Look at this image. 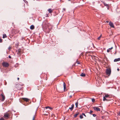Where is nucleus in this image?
Segmentation results:
<instances>
[{
    "label": "nucleus",
    "mask_w": 120,
    "mask_h": 120,
    "mask_svg": "<svg viewBox=\"0 0 120 120\" xmlns=\"http://www.w3.org/2000/svg\"><path fill=\"white\" fill-rule=\"evenodd\" d=\"M43 28L47 32L49 33L50 29L52 28V26L50 24L48 23L47 20H45L42 24Z\"/></svg>",
    "instance_id": "f257e3e1"
},
{
    "label": "nucleus",
    "mask_w": 120,
    "mask_h": 120,
    "mask_svg": "<svg viewBox=\"0 0 120 120\" xmlns=\"http://www.w3.org/2000/svg\"><path fill=\"white\" fill-rule=\"evenodd\" d=\"M29 99L27 98H20L19 99V101L20 102L22 103L24 101H25L26 102L29 101Z\"/></svg>",
    "instance_id": "f03ea898"
},
{
    "label": "nucleus",
    "mask_w": 120,
    "mask_h": 120,
    "mask_svg": "<svg viewBox=\"0 0 120 120\" xmlns=\"http://www.w3.org/2000/svg\"><path fill=\"white\" fill-rule=\"evenodd\" d=\"M111 70L110 68H109L107 69L106 70V73L107 75L109 76L111 73Z\"/></svg>",
    "instance_id": "7ed1b4c3"
},
{
    "label": "nucleus",
    "mask_w": 120,
    "mask_h": 120,
    "mask_svg": "<svg viewBox=\"0 0 120 120\" xmlns=\"http://www.w3.org/2000/svg\"><path fill=\"white\" fill-rule=\"evenodd\" d=\"M19 31L18 30H15L13 29L12 30V32L13 34V35H14L15 34L18 33Z\"/></svg>",
    "instance_id": "20e7f679"
},
{
    "label": "nucleus",
    "mask_w": 120,
    "mask_h": 120,
    "mask_svg": "<svg viewBox=\"0 0 120 120\" xmlns=\"http://www.w3.org/2000/svg\"><path fill=\"white\" fill-rule=\"evenodd\" d=\"M2 64L3 67H7L9 66L8 63L6 62H4L2 63Z\"/></svg>",
    "instance_id": "39448f33"
},
{
    "label": "nucleus",
    "mask_w": 120,
    "mask_h": 120,
    "mask_svg": "<svg viewBox=\"0 0 120 120\" xmlns=\"http://www.w3.org/2000/svg\"><path fill=\"white\" fill-rule=\"evenodd\" d=\"M9 113H6L4 115V117L5 119H7L9 118Z\"/></svg>",
    "instance_id": "423d86ee"
},
{
    "label": "nucleus",
    "mask_w": 120,
    "mask_h": 120,
    "mask_svg": "<svg viewBox=\"0 0 120 120\" xmlns=\"http://www.w3.org/2000/svg\"><path fill=\"white\" fill-rule=\"evenodd\" d=\"M93 108L94 110L96 111H101L100 109L98 107H93Z\"/></svg>",
    "instance_id": "0eeeda50"
},
{
    "label": "nucleus",
    "mask_w": 120,
    "mask_h": 120,
    "mask_svg": "<svg viewBox=\"0 0 120 120\" xmlns=\"http://www.w3.org/2000/svg\"><path fill=\"white\" fill-rule=\"evenodd\" d=\"M109 24L111 27L113 28H114V25L113 23L111 22L110 21L109 22Z\"/></svg>",
    "instance_id": "6e6552de"
},
{
    "label": "nucleus",
    "mask_w": 120,
    "mask_h": 120,
    "mask_svg": "<svg viewBox=\"0 0 120 120\" xmlns=\"http://www.w3.org/2000/svg\"><path fill=\"white\" fill-rule=\"evenodd\" d=\"M16 52L18 54L20 55L21 54V51L20 49H19L17 50Z\"/></svg>",
    "instance_id": "1a4fd4ad"
},
{
    "label": "nucleus",
    "mask_w": 120,
    "mask_h": 120,
    "mask_svg": "<svg viewBox=\"0 0 120 120\" xmlns=\"http://www.w3.org/2000/svg\"><path fill=\"white\" fill-rule=\"evenodd\" d=\"M64 91H66V83H64Z\"/></svg>",
    "instance_id": "9d476101"
},
{
    "label": "nucleus",
    "mask_w": 120,
    "mask_h": 120,
    "mask_svg": "<svg viewBox=\"0 0 120 120\" xmlns=\"http://www.w3.org/2000/svg\"><path fill=\"white\" fill-rule=\"evenodd\" d=\"M42 76H43L44 78H45L46 80L47 79V75L46 74H42L41 75Z\"/></svg>",
    "instance_id": "9b49d317"
},
{
    "label": "nucleus",
    "mask_w": 120,
    "mask_h": 120,
    "mask_svg": "<svg viewBox=\"0 0 120 120\" xmlns=\"http://www.w3.org/2000/svg\"><path fill=\"white\" fill-rule=\"evenodd\" d=\"M1 95L2 98V101H4L5 99V96L3 94H1Z\"/></svg>",
    "instance_id": "f8f14e48"
},
{
    "label": "nucleus",
    "mask_w": 120,
    "mask_h": 120,
    "mask_svg": "<svg viewBox=\"0 0 120 120\" xmlns=\"http://www.w3.org/2000/svg\"><path fill=\"white\" fill-rule=\"evenodd\" d=\"M20 84H17L16 86V87L17 88H20Z\"/></svg>",
    "instance_id": "ddd939ff"
},
{
    "label": "nucleus",
    "mask_w": 120,
    "mask_h": 120,
    "mask_svg": "<svg viewBox=\"0 0 120 120\" xmlns=\"http://www.w3.org/2000/svg\"><path fill=\"white\" fill-rule=\"evenodd\" d=\"M80 76H81L82 77H84L86 75H85V74L84 73H82L80 74Z\"/></svg>",
    "instance_id": "4468645a"
},
{
    "label": "nucleus",
    "mask_w": 120,
    "mask_h": 120,
    "mask_svg": "<svg viewBox=\"0 0 120 120\" xmlns=\"http://www.w3.org/2000/svg\"><path fill=\"white\" fill-rule=\"evenodd\" d=\"M120 60V58H119L117 59H114V61L116 62L119 61Z\"/></svg>",
    "instance_id": "2eb2a0df"
},
{
    "label": "nucleus",
    "mask_w": 120,
    "mask_h": 120,
    "mask_svg": "<svg viewBox=\"0 0 120 120\" xmlns=\"http://www.w3.org/2000/svg\"><path fill=\"white\" fill-rule=\"evenodd\" d=\"M30 29L31 30H33L34 28V25H32L30 26Z\"/></svg>",
    "instance_id": "dca6fc26"
},
{
    "label": "nucleus",
    "mask_w": 120,
    "mask_h": 120,
    "mask_svg": "<svg viewBox=\"0 0 120 120\" xmlns=\"http://www.w3.org/2000/svg\"><path fill=\"white\" fill-rule=\"evenodd\" d=\"M48 11L50 13H51L52 12V10L51 9H49L48 10Z\"/></svg>",
    "instance_id": "f3484780"
},
{
    "label": "nucleus",
    "mask_w": 120,
    "mask_h": 120,
    "mask_svg": "<svg viewBox=\"0 0 120 120\" xmlns=\"http://www.w3.org/2000/svg\"><path fill=\"white\" fill-rule=\"evenodd\" d=\"M45 108L46 109H49L50 110H52V108L49 106L46 107H45Z\"/></svg>",
    "instance_id": "a211bd4d"
},
{
    "label": "nucleus",
    "mask_w": 120,
    "mask_h": 120,
    "mask_svg": "<svg viewBox=\"0 0 120 120\" xmlns=\"http://www.w3.org/2000/svg\"><path fill=\"white\" fill-rule=\"evenodd\" d=\"M7 36L6 34H4L3 35V38H4L7 37Z\"/></svg>",
    "instance_id": "6ab92c4d"
},
{
    "label": "nucleus",
    "mask_w": 120,
    "mask_h": 120,
    "mask_svg": "<svg viewBox=\"0 0 120 120\" xmlns=\"http://www.w3.org/2000/svg\"><path fill=\"white\" fill-rule=\"evenodd\" d=\"M79 113H77L75 114L74 115V117H76L79 114Z\"/></svg>",
    "instance_id": "aec40b11"
},
{
    "label": "nucleus",
    "mask_w": 120,
    "mask_h": 120,
    "mask_svg": "<svg viewBox=\"0 0 120 120\" xmlns=\"http://www.w3.org/2000/svg\"><path fill=\"white\" fill-rule=\"evenodd\" d=\"M109 96V95L108 94H105V95L104 97H105L106 98H107Z\"/></svg>",
    "instance_id": "412c9836"
},
{
    "label": "nucleus",
    "mask_w": 120,
    "mask_h": 120,
    "mask_svg": "<svg viewBox=\"0 0 120 120\" xmlns=\"http://www.w3.org/2000/svg\"><path fill=\"white\" fill-rule=\"evenodd\" d=\"M103 100L104 101H105V100H106V101H107L108 100L106 98H105L104 96V97H103Z\"/></svg>",
    "instance_id": "4be33fe9"
},
{
    "label": "nucleus",
    "mask_w": 120,
    "mask_h": 120,
    "mask_svg": "<svg viewBox=\"0 0 120 120\" xmlns=\"http://www.w3.org/2000/svg\"><path fill=\"white\" fill-rule=\"evenodd\" d=\"M78 101H77V102H76L75 103V105H76V107L77 108L78 107Z\"/></svg>",
    "instance_id": "5701e85b"
},
{
    "label": "nucleus",
    "mask_w": 120,
    "mask_h": 120,
    "mask_svg": "<svg viewBox=\"0 0 120 120\" xmlns=\"http://www.w3.org/2000/svg\"><path fill=\"white\" fill-rule=\"evenodd\" d=\"M104 5L105 6H108L109 5L108 4H107L106 3H104Z\"/></svg>",
    "instance_id": "b1692460"
},
{
    "label": "nucleus",
    "mask_w": 120,
    "mask_h": 120,
    "mask_svg": "<svg viewBox=\"0 0 120 120\" xmlns=\"http://www.w3.org/2000/svg\"><path fill=\"white\" fill-rule=\"evenodd\" d=\"M80 117L81 119H82L83 118V117L82 115H81L80 116Z\"/></svg>",
    "instance_id": "393cba45"
},
{
    "label": "nucleus",
    "mask_w": 120,
    "mask_h": 120,
    "mask_svg": "<svg viewBox=\"0 0 120 120\" xmlns=\"http://www.w3.org/2000/svg\"><path fill=\"white\" fill-rule=\"evenodd\" d=\"M69 109H70V110L71 111H72L73 110V109L71 107H70L69 108Z\"/></svg>",
    "instance_id": "a878e982"
},
{
    "label": "nucleus",
    "mask_w": 120,
    "mask_h": 120,
    "mask_svg": "<svg viewBox=\"0 0 120 120\" xmlns=\"http://www.w3.org/2000/svg\"><path fill=\"white\" fill-rule=\"evenodd\" d=\"M92 101L93 102H94L95 101V100L94 99V98H92Z\"/></svg>",
    "instance_id": "bb28decb"
},
{
    "label": "nucleus",
    "mask_w": 120,
    "mask_h": 120,
    "mask_svg": "<svg viewBox=\"0 0 120 120\" xmlns=\"http://www.w3.org/2000/svg\"><path fill=\"white\" fill-rule=\"evenodd\" d=\"M101 35L100 37H99L98 38V40H100V38H101Z\"/></svg>",
    "instance_id": "cd10ccee"
},
{
    "label": "nucleus",
    "mask_w": 120,
    "mask_h": 120,
    "mask_svg": "<svg viewBox=\"0 0 120 120\" xmlns=\"http://www.w3.org/2000/svg\"><path fill=\"white\" fill-rule=\"evenodd\" d=\"M2 39L0 38V42H2Z\"/></svg>",
    "instance_id": "c85d7f7f"
},
{
    "label": "nucleus",
    "mask_w": 120,
    "mask_h": 120,
    "mask_svg": "<svg viewBox=\"0 0 120 120\" xmlns=\"http://www.w3.org/2000/svg\"><path fill=\"white\" fill-rule=\"evenodd\" d=\"M76 63H77L78 64H80V63L78 62V61H77Z\"/></svg>",
    "instance_id": "c756f323"
},
{
    "label": "nucleus",
    "mask_w": 120,
    "mask_h": 120,
    "mask_svg": "<svg viewBox=\"0 0 120 120\" xmlns=\"http://www.w3.org/2000/svg\"><path fill=\"white\" fill-rule=\"evenodd\" d=\"M11 49V48L10 47H9L8 48V49L9 51Z\"/></svg>",
    "instance_id": "7c9ffc66"
},
{
    "label": "nucleus",
    "mask_w": 120,
    "mask_h": 120,
    "mask_svg": "<svg viewBox=\"0 0 120 120\" xmlns=\"http://www.w3.org/2000/svg\"><path fill=\"white\" fill-rule=\"evenodd\" d=\"M0 120H4V119L3 118H2L0 119Z\"/></svg>",
    "instance_id": "2f4dec72"
},
{
    "label": "nucleus",
    "mask_w": 120,
    "mask_h": 120,
    "mask_svg": "<svg viewBox=\"0 0 120 120\" xmlns=\"http://www.w3.org/2000/svg\"><path fill=\"white\" fill-rule=\"evenodd\" d=\"M82 115H84L85 117H86V115L84 113H82Z\"/></svg>",
    "instance_id": "473e14b6"
},
{
    "label": "nucleus",
    "mask_w": 120,
    "mask_h": 120,
    "mask_svg": "<svg viewBox=\"0 0 120 120\" xmlns=\"http://www.w3.org/2000/svg\"><path fill=\"white\" fill-rule=\"evenodd\" d=\"M93 116L94 117H95V116H96V115L95 114H93Z\"/></svg>",
    "instance_id": "72a5a7b5"
},
{
    "label": "nucleus",
    "mask_w": 120,
    "mask_h": 120,
    "mask_svg": "<svg viewBox=\"0 0 120 120\" xmlns=\"http://www.w3.org/2000/svg\"><path fill=\"white\" fill-rule=\"evenodd\" d=\"M113 49V47H111V48H109V50H111V49Z\"/></svg>",
    "instance_id": "f704fd0d"
},
{
    "label": "nucleus",
    "mask_w": 120,
    "mask_h": 120,
    "mask_svg": "<svg viewBox=\"0 0 120 120\" xmlns=\"http://www.w3.org/2000/svg\"><path fill=\"white\" fill-rule=\"evenodd\" d=\"M107 51L108 52H109L110 51V50H109V49H108L107 50Z\"/></svg>",
    "instance_id": "c9c22d12"
},
{
    "label": "nucleus",
    "mask_w": 120,
    "mask_h": 120,
    "mask_svg": "<svg viewBox=\"0 0 120 120\" xmlns=\"http://www.w3.org/2000/svg\"><path fill=\"white\" fill-rule=\"evenodd\" d=\"M73 109L74 108V105L73 104H72L71 105V107Z\"/></svg>",
    "instance_id": "e433bc0d"
},
{
    "label": "nucleus",
    "mask_w": 120,
    "mask_h": 120,
    "mask_svg": "<svg viewBox=\"0 0 120 120\" xmlns=\"http://www.w3.org/2000/svg\"><path fill=\"white\" fill-rule=\"evenodd\" d=\"M35 118V117L34 116L33 117V118L32 120H34Z\"/></svg>",
    "instance_id": "4c0bfd02"
},
{
    "label": "nucleus",
    "mask_w": 120,
    "mask_h": 120,
    "mask_svg": "<svg viewBox=\"0 0 120 120\" xmlns=\"http://www.w3.org/2000/svg\"><path fill=\"white\" fill-rule=\"evenodd\" d=\"M8 57H9V58H10V59L11 58V57L10 55Z\"/></svg>",
    "instance_id": "58836bf2"
},
{
    "label": "nucleus",
    "mask_w": 120,
    "mask_h": 120,
    "mask_svg": "<svg viewBox=\"0 0 120 120\" xmlns=\"http://www.w3.org/2000/svg\"><path fill=\"white\" fill-rule=\"evenodd\" d=\"M93 112V111H92L91 110H90V113H92Z\"/></svg>",
    "instance_id": "ea45409f"
},
{
    "label": "nucleus",
    "mask_w": 120,
    "mask_h": 120,
    "mask_svg": "<svg viewBox=\"0 0 120 120\" xmlns=\"http://www.w3.org/2000/svg\"><path fill=\"white\" fill-rule=\"evenodd\" d=\"M118 114L119 115H120V111L118 113Z\"/></svg>",
    "instance_id": "a19ab883"
},
{
    "label": "nucleus",
    "mask_w": 120,
    "mask_h": 120,
    "mask_svg": "<svg viewBox=\"0 0 120 120\" xmlns=\"http://www.w3.org/2000/svg\"><path fill=\"white\" fill-rule=\"evenodd\" d=\"M107 9L108 10L109 9V5L108 6H107Z\"/></svg>",
    "instance_id": "79ce46f5"
},
{
    "label": "nucleus",
    "mask_w": 120,
    "mask_h": 120,
    "mask_svg": "<svg viewBox=\"0 0 120 120\" xmlns=\"http://www.w3.org/2000/svg\"><path fill=\"white\" fill-rule=\"evenodd\" d=\"M119 70H120V69H119V68H118L117 69V70L118 71H119Z\"/></svg>",
    "instance_id": "37998d69"
},
{
    "label": "nucleus",
    "mask_w": 120,
    "mask_h": 120,
    "mask_svg": "<svg viewBox=\"0 0 120 120\" xmlns=\"http://www.w3.org/2000/svg\"><path fill=\"white\" fill-rule=\"evenodd\" d=\"M17 79H18V80H19V78H17Z\"/></svg>",
    "instance_id": "c03bdc74"
},
{
    "label": "nucleus",
    "mask_w": 120,
    "mask_h": 120,
    "mask_svg": "<svg viewBox=\"0 0 120 120\" xmlns=\"http://www.w3.org/2000/svg\"><path fill=\"white\" fill-rule=\"evenodd\" d=\"M64 9V11H65V9Z\"/></svg>",
    "instance_id": "a18cd8bd"
},
{
    "label": "nucleus",
    "mask_w": 120,
    "mask_h": 120,
    "mask_svg": "<svg viewBox=\"0 0 120 120\" xmlns=\"http://www.w3.org/2000/svg\"><path fill=\"white\" fill-rule=\"evenodd\" d=\"M106 22H108V21H106Z\"/></svg>",
    "instance_id": "49530a36"
},
{
    "label": "nucleus",
    "mask_w": 120,
    "mask_h": 120,
    "mask_svg": "<svg viewBox=\"0 0 120 120\" xmlns=\"http://www.w3.org/2000/svg\"><path fill=\"white\" fill-rule=\"evenodd\" d=\"M70 97H72L71 96H70Z\"/></svg>",
    "instance_id": "de8ad7c7"
},
{
    "label": "nucleus",
    "mask_w": 120,
    "mask_h": 120,
    "mask_svg": "<svg viewBox=\"0 0 120 120\" xmlns=\"http://www.w3.org/2000/svg\"><path fill=\"white\" fill-rule=\"evenodd\" d=\"M68 1H70L71 0H68Z\"/></svg>",
    "instance_id": "09e8293b"
},
{
    "label": "nucleus",
    "mask_w": 120,
    "mask_h": 120,
    "mask_svg": "<svg viewBox=\"0 0 120 120\" xmlns=\"http://www.w3.org/2000/svg\"><path fill=\"white\" fill-rule=\"evenodd\" d=\"M6 83H6V84H5V85H6Z\"/></svg>",
    "instance_id": "8fccbe9b"
}]
</instances>
